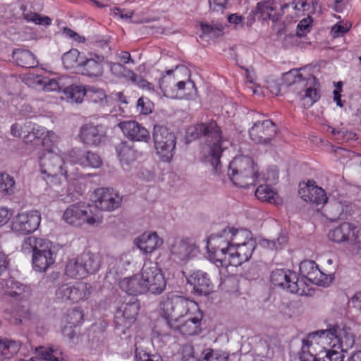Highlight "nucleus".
<instances>
[{
	"mask_svg": "<svg viewBox=\"0 0 361 361\" xmlns=\"http://www.w3.org/2000/svg\"><path fill=\"white\" fill-rule=\"evenodd\" d=\"M83 319V314L81 310L73 308L67 314V321L71 328L79 324Z\"/></svg>",
	"mask_w": 361,
	"mask_h": 361,
	"instance_id": "56",
	"label": "nucleus"
},
{
	"mask_svg": "<svg viewBox=\"0 0 361 361\" xmlns=\"http://www.w3.org/2000/svg\"><path fill=\"white\" fill-rule=\"evenodd\" d=\"M63 159L52 151L44 152L40 157L39 165L42 173L48 177L63 176L66 178V171L63 168Z\"/></svg>",
	"mask_w": 361,
	"mask_h": 361,
	"instance_id": "18",
	"label": "nucleus"
},
{
	"mask_svg": "<svg viewBox=\"0 0 361 361\" xmlns=\"http://www.w3.org/2000/svg\"><path fill=\"white\" fill-rule=\"evenodd\" d=\"M92 199L95 204L94 210H96V208H98L101 210L109 212L118 208L122 202V197L118 193L113 190L104 188L95 190Z\"/></svg>",
	"mask_w": 361,
	"mask_h": 361,
	"instance_id": "17",
	"label": "nucleus"
},
{
	"mask_svg": "<svg viewBox=\"0 0 361 361\" xmlns=\"http://www.w3.org/2000/svg\"><path fill=\"white\" fill-rule=\"evenodd\" d=\"M152 140L156 154L162 162L170 163L176 147V136L167 127L154 126Z\"/></svg>",
	"mask_w": 361,
	"mask_h": 361,
	"instance_id": "5",
	"label": "nucleus"
},
{
	"mask_svg": "<svg viewBox=\"0 0 361 361\" xmlns=\"http://www.w3.org/2000/svg\"><path fill=\"white\" fill-rule=\"evenodd\" d=\"M143 281L142 272L136 274L131 277L126 278L120 282V287L129 295H139L147 293L146 286Z\"/></svg>",
	"mask_w": 361,
	"mask_h": 361,
	"instance_id": "32",
	"label": "nucleus"
},
{
	"mask_svg": "<svg viewBox=\"0 0 361 361\" xmlns=\"http://www.w3.org/2000/svg\"><path fill=\"white\" fill-rule=\"evenodd\" d=\"M137 109L140 114L148 115L154 109V104L147 97H140L137 102Z\"/></svg>",
	"mask_w": 361,
	"mask_h": 361,
	"instance_id": "55",
	"label": "nucleus"
},
{
	"mask_svg": "<svg viewBox=\"0 0 361 361\" xmlns=\"http://www.w3.org/2000/svg\"><path fill=\"white\" fill-rule=\"evenodd\" d=\"M109 68L111 72L117 77H126L129 78L128 72H133L130 69H127L123 65L120 63H109Z\"/></svg>",
	"mask_w": 361,
	"mask_h": 361,
	"instance_id": "57",
	"label": "nucleus"
},
{
	"mask_svg": "<svg viewBox=\"0 0 361 361\" xmlns=\"http://www.w3.org/2000/svg\"><path fill=\"white\" fill-rule=\"evenodd\" d=\"M142 339H139L135 343V357L136 361H163L161 357L157 354H149L144 349Z\"/></svg>",
	"mask_w": 361,
	"mask_h": 361,
	"instance_id": "43",
	"label": "nucleus"
},
{
	"mask_svg": "<svg viewBox=\"0 0 361 361\" xmlns=\"http://www.w3.org/2000/svg\"><path fill=\"white\" fill-rule=\"evenodd\" d=\"M82 59H80V52L76 49H72L66 52L62 56V61L66 69L79 68V63Z\"/></svg>",
	"mask_w": 361,
	"mask_h": 361,
	"instance_id": "46",
	"label": "nucleus"
},
{
	"mask_svg": "<svg viewBox=\"0 0 361 361\" xmlns=\"http://www.w3.org/2000/svg\"><path fill=\"white\" fill-rule=\"evenodd\" d=\"M116 152L123 166H130L137 157V152L134 145L127 141L121 142L116 146Z\"/></svg>",
	"mask_w": 361,
	"mask_h": 361,
	"instance_id": "35",
	"label": "nucleus"
},
{
	"mask_svg": "<svg viewBox=\"0 0 361 361\" xmlns=\"http://www.w3.org/2000/svg\"><path fill=\"white\" fill-rule=\"evenodd\" d=\"M12 57L16 64L23 68H34L38 64L34 54L28 50L15 49L13 51Z\"/></svg>",
	"mask_w": 361,
	"mask_h": 361,
	"instance_id": "36",
	"label": "nucleus"
},
{
	"mask_svg": "<svg viewBox=\"0 0 361 361\" xmlns=\"http://www.w3.org/2000/svg\"><path fill=\"white\" fill-rule=\"evenodd\" d=\"M65 273L71 278H83L87 276L80 255L68 259Z\"/></svg>",
	"mask_w": 361,
	"mask_h": 361,
	"instance_id": "40",
	"label": "nucleus"
},
{
	"mask_svg": "<svg viewBox=\"0 0 361 361\" xmlns=\"http://www.w3.org/2000/svg\"><path fill=\"white\" fill-rule=\"evenodd\" d=\"M271 281L276 286L287 289L290 293L302 294L304 281L300 280L296 272L289 269H278L271 272Z\"/></svg>",
	"mask_w": 361,
	"mask_h": 361,
	"instance_id": "12",
	"label": "nucleus"
},
{
	"mask_svg": "<svg viewBox=\"0 0 361 361\" xmlns=\"http://www.w3.org/2000/svg\"><path fill=\"white\" fill-rule=\"evenodd\" d=\"M37 238L35 236L32 235L25 238L21 245L22 251L25 253L32 252L33 254L35 252L36 243L37 244Z\"/></svg>",
	"mask_w": 361,
	"mask_h": 361,
	"instance_id": "58",
	"label": "nucleus"
},
{
	"mask_svg": "<svg viewBox=\"0 0 361 361\" xmlns=\"http://www.w3.org/2000/svg\"><path fill=\"white\" fill-rule=\"evenodd\" d=\"M86 274L97 272L101 265V256L99 253L84 252L80 255Z\"/></svg>",
	"mask_w": 361,
	"mask_h": 361,
	"instance_id": "38",
	"label": "nucleus"
},
{
	"mask_svg": "<svg viewBox=\"0 0 361 361\" xmlns=\"http://www.w3.org/2000/svg\"><path fill=\"white\" fill-rule=\"evenodd\" d=\"M312 20L310 17L304 18L297 26L296 35L301 37L310 31Z\"/></svg>",
	"mask_w": 361,
	"mask_h": 361,
	"instance_id": "61",
	"label": "nucleus"
},
{
	"mask_svg": "<svg viewBox=\"0 0 361 361\" xmlns=\"http://www.w3.org/2000/svg\"><path fill=\"white\" fill-rule=\"evenodd\" d=\"M228 176L234 185L240 188L255 185L258 178V170L249 157H235L230 163Z\"/></svg>",
	"mask_w": 361,
	"mask_h": 361,
	"instance_id": "3",
	"label": "nucleus"
},
{
	"mask_svg": "<svg viewBox=\"0 0 361 361\" xmlns=\"http://www.w3.org/2000/svg\"><path fill=\"white\" fill-rule=\"evenodd\" d=\"M103 56L97 54H90V58L81 59L79 63V70L82 75L90 78H98L103 74Z\"/></svg>",
	"mask_w": 361,
	"mask_h": 361,
	"instance_id": "29",
	"label": "nucleus"
},
{
	"mask_svg": "<svg viewBox=\"0 0 361 361\" xmlns=\"http://www.w3.org/2000/svg\"><path fill=\"white\" fill-rule=\"evenodd\" d=\"M73 153L75 159L73 160L75 164H78L84 167L99 168L102 164L101 157L98 154L92 151L75 152Z\"/></svg>",
	"mask_w": 361,
	"mask_h": 361,
	"instance_id": "34",
	"label": "nucleus"
},
{
	"mask_svg": "<svg viewBox=\"0 0 361 361\" xmlns=\"http://www.w3.org/2000/svg\"><path fill=\"white\" fill-rule=\"evenodd\" d=\"M62 33L65 37L72 39L75 42H84L85 40L84 37L80 36L79 34L68 27H63Z\"/></svg>",
	"mask_w": 361,
	"mask_h": 361,
	"instance_id": "64",
	"label": "nucleus"
},
{
	"mask_svg": "<svg viewBox=\"0 0 361 361\" xmlns=\"http://www.w3.org/2000/svg\"><path fill=\"white\" fill-rule=\"evenodd\" d=\"M37 244L33 254H41L48 252H52L51 242L43 238H37Z\"/></svg>",
	"mask_w": 361,
	"mask_h": 361,
	"instance_id": "62",
	"label": "nucleus"
},
{
	"mask_svg": "<svg viewBox=\"0 0 361 361\" xmlns=\"http://www.w3.org/2000/svg\"><path fill=\"white\" fill-rule=\"evenodd\" d=\"M324 338V341H326V338L331 336V339H334L338 344V348L342 351H348L352 348L355 344V335L352 332L350 328L343 326L341 328L338 326L333 328L321 330L311 333L308 335V338Z\"/></svg>",
	"mask_w": 361,
	"mask_h": 361,
	"instance_id": "10",
	"label": "nucleus"
},
{
	"mask_svg": "<svg viewBox=\"0 0 361 361\" xmlns=\"http://www.w3.org/2000/svg\"><path fill=\"white\" fill-rule=\"evenodd\" d=\"M182 359L183 361H200V357L195 355L194 348L190 344H185L182 347Z\"/></svg>",
	"mask_w": 361,
	"mask_h": 361,
	"instance_id": "60",
	"label": "nucleus"
},
{
	"mask_svg": "<svg viewBox=\"0 0 361 361\" xmlns=\"http://www.w3.org/2000/svg\"><path fill=\"white\" fill-rule=\"evenodd\" d=\"M255 196L261 201L275 204L281 201L278 194L268 185H260L255 190Z\"/></svg>",
	"mask_w": 361,
	"mask_h": 361,
	"instance_id": "42",
	"label": "nucleus"
},
{
	"mask_svg": "<svg viewBox=\"0 0 361 361\" xmlns=\"http://www.w3.org/2000/svg\"><path fill=\"white\" fill-rule=\"evenodd\" d=\"M135 243L138 248L145 253H152L162 245L163 240L155 232L144 233L136 238Z\"/></svg>",
	"mask_w": 361,
	"mask_h": 361,
	"instance_id": "33",
	"label": "nucleus"
},
{
	"mask_svg": "<svg viewBox=\"0 0 361 361\" xmlns=\"http://www.w3.org/2000/svg\"><path fill=\"white\" fill-rule=\"evenodd\" d=\"M326 341H324V338H318V341L315 338L302 339V345L301 353L300 354V360L301 361H343V353L336 350H326L325 347L321 346L324 344Z\"/></svg>",
	"mask_w": 361,
	"mask_h": 361,
	"instance_id": "4",
	"label": "nucleus"
},
{
	"mask_svg": "<svg viewBox=\"0 0 361 361\" xmlns=\"http://www.w3.org/2000/svg\"><path fill=\"white\" fill-rule=\"evenodd\" d=\"M159 306L161 315L170 327L172 322H179L190 312L197 310L199 305L194 300L169 293L162 297Z\"/></svg>",
	"mask_w": 361,
	"mask_h": 361,
	"instance_id": "2",
	"label": "nucleus"
},
{
	"mask_svg": "<svg viewBox=\"0 0 361 361\" xmlns=\"http://www.w3.org/2000/svg\"><path fill=\"white\" fill-rule=\"evenodd\" d=\"M288 239L284 235H280L276 239L269 240L263 238L259 240V244L264 249L270 250H278L281 249L286 243Z\"/></svg>",
	"mask_w": 361,
	"mask_h": 361,
	"instance_id": "48",
	"label": "nucleus"
},
{
	"mask_svg": "<svg viewBox=\"0 0 361 361\" xmlns=\"http://www.w3.org/2000/svg\"><path fill=\"white\" fill-rule=\"evenodd\" d=\"M63 219L67 224L75 226L84 224L94 226L101 223L99 217L94 214L91 205L80 203L73 204L67 207L63 212Z\"/></svg>",
	"mask_w": 361,
	"mask_h": 361,
	"instance_id": "8",
	"label": "nucleus"
},
{
	"mask_svg": "<svg viewBox=\"0 0 361 361\" xmlns=\"http://www.w3.org/2000/svg\"><path fill=\"white\" fill-rule=\"evenodd\" d=\"M140 310L137 298H132L128 302L123 304L115 315L116 325L128 328L135 321Z\"/></svg>",
	"mask_w": 361,
	"mask_h": 361,
	"instance_id": "22",
	"label": "nucleus"
},
{
	"mask_svg": "<svg viewBox=\"0 0 361 361\" xmlns=\"http://www.w3.org/2000/svg\"><path fill=\"white\" fill-rule=\"evenodd\" d=\"M25 127L27 128L26 130H24V133H27L25 135V142H27L39 139L44 134L43 128H40L38 126L32 125L30 121L25 122Z\"/></svg>",
	"mask_w": 361,
	"mask_h": 361,
	"instance_id": "49",
	"label": "nucleus"
},
{
	"mask_svg": "<svg viewBox=\"0 0 361 361\" xmlns=\"http://www.w3.org/2000/svg\"><path fill=\"white\" fill-rule=\"evenodd\" d=\"M16 190V183L12 176L1 173V195H13Z\"/></svg>",
	"mask_w": 361,
	"mask_h": 361,
	"instance_id": "50",
	"label": "nucleus"
},
{
	"mask_svg": "<svg viewBox=\"0 0 361 361\" xmlns=\"http://www.w3.org/2000/svg\"><path fill=\"white\" fill-rule=\"evenodd\" d=\"M124 135L133 141L148 142L150 133L141 124L135 121H125L118 123Z\"/></svg>",
	"mask_w": 361,
	"mask_h": 361,
	"instance_id": "24",
	"label": "nucleus"
},
{
	"mask_svg": "<svg viewBox=\"0 0 361 361\" xmlns=\"http://www.w3.org/2000/svg\"><path fill=\"white\" fill-rule=\"evenodd\" d=\"M1 291L4 295L11 297L16 302H27L32 296L31 288L13 278L4 280L1 283Z\"/></svg>",
	"mask_w": 361,
	"mask_h": 361,
	"instance_id": "21",
	"label": "nucleus"
},
{
	"mask_svg": "<svg viewBox=\"0 0 361 361\" xmlns=\"http://www.w3.org/2000/svg\"><path fill=\"white\" fill-rule=\"evenodd\" d=\"M92 293V286L85 282H78L75 285L63 284L56 290V295L61 301L78 302L87 299Z\"/></svg>",
	"mask_w": 361,
	"mask_h": 361,
	"instance_id": "14",
	"label": "nucleus"
},
{
	"mask_svg": "<svg viewBox=\"0 0 361 361\" xmlns=\"http://www.w3.org/2000/svg\"><path fill=\"white\" fill-rule=\"evenodd\" d=\"M23 17L27 21L33 22L37 25H49L51 23V20L48 16H41L36 13H23Z\"/></svg>",
	"mask_w": 361,
	"mask_h": 361,
	"instance_id": "54",
	"label": "nucleus"
},
{
	"mask_svg": "<svg viewBox=\"0 0 361 361\" xmlns=\"http://www.w3.org/2000/svg\"><path fill=\"white\" fill-rule=\"evenodd\" d=\"M288 78H294L290 83L291 90L296 92L299 99L303 102L305 108L311 106L319 99V94L314 87L316 78L309 74L307 77H303L298 71H291L286 74Z\"/></svg>",
	"mask_w": 361,
	"mask_h": 361,
	"instance_id": "6",
	"label": "nucleus"
},
{
	"mask_svg": "<svg viewBox=\"0 0 361 361\" xmlns=\"http://www.w3.org/2000/svg\"><path fill=\"white\" fill-rule=\"evenodd\" d=\"M105 134L106 132L102 126L88 123L81 127L80 138L87 145L97 146L104 139Z\"/></svg>",
	"mask_w": 361,
	"mask_h": 361,
	"instance_id": "28",
	"label": "nucleus"
},
{
	"mask_svg": "<svg viewBox=\"0 0 361 361\" xmlns=\"http://www.w3.org/2000/svg\"><path fill=\"white\" fill-rule=\"evenodd\" d=\"M207 247L211 253L209 257L214 263L218 258L228 257L230 251L234 249L231 245L229 227L219 233L212 234L207 239Z\"/></svg>",
	"mask_w": 361,
	"mask_h": 361,
	"instance_id": "9",
	"label": "nucleus"
},
{
	"mask_svg": "<svg viewBox=\"0 0 361 361\" xmlns=\"http://www.w3.org/2000/svg\"><path fill=\"white\" fill-rule=\"evenodd\" d=\"M202 35H208L210 37H216L220 35L223 26L221 25H210L202 23L200 24Z\"/></svg>",
	"mask_w": 361,
	"mask_h": 361,
	"instance_id": "53",
	"label": "nucleus"
},
{
	"mask_svg": "<svg viewBox=\"0 0 361 361\" xmlns=\"http://www.w3.org/2000/svg\"><path fill=\"white\" fill-rule=\"evenodd\" d=\"M188 283L192 287L195 294L207 295L213 290V283L207 273L197 270L193 271L188 278Z\"/></svg>",
	"mask_w": 361,
	"mask_h": 361,
	"instance_id": "25",
	"label": "nucleus"
},
{
	"mask_svg": "<svg viewBox=\"0 0 361 361\" xmlns=\"http://www.w3.org/2000/svg\"><path fill=\"white\" fill-rule=\"evenodd\" d=\"M185 317L186 320L181 322L180 320L177 322H172L171 329L179 332L184 336H194L201 332V324L203 319V313L198 307V310L190 312Z\"/></svg>",
	"mask_w": 361,
	"mask_h": 361,
	"instance_id": "20",
	"label": "nucleus"
},
{
	"mask_svg": "<svg viewBox=\"0 0 361 361\" xmlns=\"http://www.w3.org/2000/svg\"><path fill=\"white\" fill-rule=\"evenodd\" d=\"M128 75L130 81L137 85L139 87L142 88H147L149 90L154 89L152 84L145 80L142 77L137 75L133 71L128 72Z\"/></svg>",
	"mask_w": 361,
	"mask_h": 361,
	"instance_id": "59",
	"label": "nucleus"
},
{
	"mask_svg": "<svg viewBox=\"0 0 361 361\" xmlns=\"http://www.w3.org/2000/svg\"><path fill=\"white\" fill-rule=\"evenodd\" d=\"M88 87L74 83L73 78L70 77V85L66 87L63 90V94L68 99L76 103H80L83 97L87 93Z\"/></svg>",
	"mask_w": 361,
	"mask_h": 361,
	"instance_id": "37",
	"label": "nucleus"
},
{
	"mask_svg": "<svg viewBox=\"0 0 361 361\" xmlns=\"http://www.w3.org/2000/svg\"><path fill=\"white\" fill-rule=\"evenodd\" d=\"M187 82L195 87V83L190 80V71L185 67H176L175 70L166 71L159 80V87L164 96L173 98L185 89Z\"/></svg>",
	"mask_w": 361,
	"mask_h": 361,
	"instance_id": "7",
	"label": "nucleus"
},
{
	"mask_svg": "<svg viewBox=\"0 0 361 361\" xmlns=\"http://www.w3.org/2000/svg\"><path fill=\"white\" fill-rule=\"evenodd\" d=\"M289 7V4H285L280 6V11H277L278 4L274 1L259 2L256 7V15L262 20H271L277 21L279 17L284 13L285 9Z\"/></svg>",
	"mask_w": 361,
	"mask_h": 361,
	"instance_id": "27",
	"label": "nucleus"
},
{
	"mask_svg": "<svg viewBox=\"0 0 361 361\" xmlns=\"http://www.w3.org/2000/svg\"><path fill=\"white\" fill-rule=\"evenodd\" d=\"M27 314V310H24L23 306L16 305L12 311L6 309L4 312V318L11 324L19 325L22 323V318Z\"/></svg>",
	"mask_w": 361,
	"mask_h": 361,
	"instance_id": "44",
	"label": "nucleus"
},
{
	"mask_svg": "<svg viewBox=\"0 0 361 361\" xmlns=\"http://www.w3.org/2000/svg\"><path fill=\"white\" fill-rule=\"evenodd\" d=\"M146 292L159 295L166 288V281L161 271L153 262H145L141 269Z\"/></svg>",
	"mask_w": 361,
	"mask_h": 361,
	"instance_id": "11",
	"label": "nucleus"
},
{
	"mask_svg": "<svg viewBox=\"0 0 361 361\" xmlns=\"http://www.w3.org/2000/svg\"><path fill=\"white\" fill-rule=\"evenodd\" d=\"M87 97L92 99L94 102L102 101L106 97L105 92L101 89L88 87Z\"/></svg>",
	"mask_w": 361,
	"mask_h": 361,
	"instance_id": "63",
	"label": "nucleus"
},
{
	"mask_svg": "<svg viewBox=\"0 0 361 361\" xmlns=\"http://www.w3.org/2000/svg\"><path fill=\"white\" fill-rule=\"evenodd\" d=\"M357 226L349 222H343L329 231L328 237L335 243H341L353 240Z\"/></svg>",
	"mask_w": 361,
	"mask_h": 361,
	"instance_id": "31",
	"label": "nucleus"
},
{
	"mask_svg": "<svg viewBox=\"0 0 361 361\" xmlns=\"http://www.w3.org/2000/svg\"><path fill=\"white\" fill-rule=\"evenodd\" d=\"M34 83L46 92H63L64 88L70 85V76L63 75L56 79L38 75L35 79Z\"/></svg>",
	"mask_w": 361,
	"mask_h": 361,
	"instance_id": "30",
	"label": "nucleus"
},
{
	"mask_svg": "<svg viewBox=\"0 0 361 361\" xmlns=\"http://www.w3.org/2000/svg\"><path fill=\"white\" fill-rule=\"evenodd\" d=\"M232 247H236L245 244L250 241H255L252 239V233L245 228L236 229L229 227Z\"/></svg>",
	"mask_w": 361,
	"mask_h": 361,
	"instance_id": "41",
	"label": "nucleus"
},
{
	"mask_svg": "<svg viewBox=\"0 0 361 361\" xmlns=\"http://www.w3.org/2000/svg\"><path fill=\"white\" fill-rule=\"evenodd\" d=\"M221 130L215 121L197 123L188 130V138L190 140L204 137L209 146L205 161L209 163L214 173L221 169L220 158L224 149Z\"/></svg>",
	"mask_w": 361,
	"mask_h": 361,
	"instance_id": "1",
	"label": "nucleus"
},
{
	"mask_svg": "<svg viewBox=\"0 0 361 361\" xmlns=\"http://www.w3.org/2000/svg\"><path fill=\"white\" fill-rule=\"evenodd\" d=\"M301 197L307 202H312L316 205L324 204L327 202V197L324 190L316 185L314 180H308L303 186L300 185L298 191Z\"/></svg>",
	"mask_w": 361,
	"mask_h": 361,
	"instance_id": "26",
	"label": "nucleus"
},
{
	"mask_svg": "<svg viewBox=\"0 0 361 361\" xmlns=\"http://www.w3.org/2000/svg\"><path fill=\"white\" fill-rule=\"evenodd\" d=\"M55 262L53 252L41 254H32V265L35 271L44 272Z\"/></svg>",
	"mask_w": 361,
	"mask_h": 361,
	"instance_id": "39",
	"label": "nucleus"
},
{
	"mask_svg": "<svg viewBox=\"0 0 361 361\" xmlns=\"http://www.w3.org/2000/svg\"><path fill=\"white\" fill-rule=\"evenodd\" d=\"M20 349V343L8 338L1 339V357L10 359L18 353Z\"/></svg>",
	"mask_w": 361,
	"mask_h": 361,
	"instance_id": "45",
	"label": "nucleus"
},
{
	"mask_svg": "<svg viewBox=\"0 0 361 361\" xmlns=\"http://www.w3.org/2000/svg\"><path fill=\"white\" fill-rule=\"evenodd\" d=\"M277 133V128L271 120L257 121L249 130L250 139L257 144L271 145Z\"/></svg>",
	"mask_w": 361,
	"mask_h": 361,
	"instance_id": "16",
	"label": "nucleus"
},
{
	"mask_svg": "<svg viewBox=\"0 0 361 361\" xmlns=\"http://www.w3.org/2000/svg\"><path fill=\"white\" fill-rule=\"evenodd\" d=\"M36 351L41 359L47 361H59L56 357L57 351L51 347L39 346L36 348Z\"/></svg>",
	"mask_w": 361,
	"mask_h": 361,
	"instance_id": "52",
	"label": "nucleus"
},
{
	"mask_svg": "<svg viewBox=\"0 0 361 361\" xmlns=\"http://www.w3.org/2000/svg\"><path fill=\"white\" fill-rule=\"evenodd\" d=\"M228 257L218 258L214 264L216 267H227L228 266L238 267L247 261L252 256L255 247V241H250L245 244L233 247Z\"/></svg>",
	"mask_w": 361,
	"mask_h": 361,
	"instance_id": "13",
	"label": "nucleus"
},
{
	"mask_svg": "<svg viewBox=\"0 0 361 361\" xmlns=\"http://www.w3.org/2000/svg\"><path fill=\"white\" fill-rule=\"evenodd\" d=\"M300 273L302 277L317 286H327L333 281L331 274H326L311 260L302 261L300 264Z\"/></svg>",
	"mask_w": 361,
	"mask_h": 361,
	"instance_id": "19",
	"label": "nucleus"
},
{
	"mask_svg": "<svg viewBox=\"0 0 361 361\" xmlns=\"http://www.w3.org/2000/svg\"><path fill=\"white\" fill-rule=\"evenodd\" d=\"M326 217L334 221L338 219L343 214V207L338 202H335L328 205L325 209Z\"/></svg>",
	"mask_w": 361,
	"mask_h": 361,
	"instance_id": "51",
	"label": "nucleus"
},
{
	"mask_svg": "<svg viewBox=\"0 0 361 361\" xmlns=\"http://www.w3.org/2000/svg\"><path fill=\"white\" fill-rule=\"evenodd\" d=\"M41 222V214L38 211L33 210L23 212L16 216L10 226L11 229L16 233L26 235L35 231Z\"/></svg>",
	"mask_w": 361,
	"mask_h": 361,
	"instance_id": "15",
	"label": "nucleus"
},
{
	"mask_svg": "<svg viewBox=\"0 0 361 361\" xmlns=\"http://www.w3.org/2000/svg\"><path fill=\"white\" fill-rule=\"evenodd\" d=\"M171 258L178 262L187 261L197 252V247L190 239L176 240L170 248Z\"/></svg>",
	"mask_w": 361,
	"mask_h": 361,
	"instance_id": "23",
	"label": "nucleus"
},
{
	"mask_svg": "<svg viewBox=\"0 0 361 361\" xmlns=\"http://www.w3.org/2000/svg\"><path fill=\"white\" fill-rule=\"evenodd\" d=\"M228 355L223 351L206 348L202 352L200 361H228Z\"/></svg>",
	"mask_w": 361,
	"mask_h": 361,
	"instance_id": "47",
	"label": "nucleus"
}]
</instances>
